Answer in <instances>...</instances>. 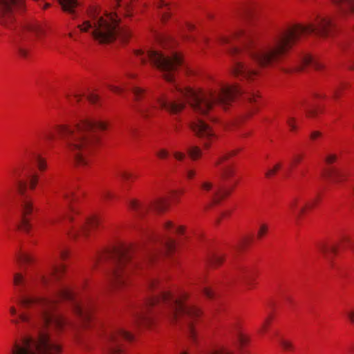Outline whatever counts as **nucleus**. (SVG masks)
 <instances>
[{
    "instance_id": "obj_1",
    "label": "nucleus",
    "mask_w": 354,
    "mask_h": 354,
    "mask_svg": "<svg viewBox=\"0 0 354 354\" xmlns=\"http://www.w3.org/2000/svg\"><path fill=\"white\" fill-rule=\"evenodd\" d=\"M64 270L63 265L53 266L48 275L38 274L35 277L14 273L13 284L19 294V303L27 312L18 315L16 308L10 306V313L17 317L12 322H24L39 330L37 338H26L15 343L11 354H59L61 346L43 328L52 324L57 332L68 328L75 333L90 319L89 308L77 300L73 289L66 285L53 288L49 297L34 295L37 283L48 286L58 280Z\"/></svg>"
},
{
    "instance_id": "obj_2",
    "label": "nucleus",
    "mask_w": 354,
    "mask_h": 354,
    "mask_svg": "<svg viewBox=\"0 0 354 354\" xmlns=\"http://www.w3.org/2000/svg\"><path fill=\"white\" fill-rule=\"evenodd\" d=\"M334 29L330 17L318 15L306 25L297 24L280 31L270 41H261L253 30H239L231 36L222 37L220 43L226 46L232 57L234 75L241 80L253 81L259 75L261 68L279 66L303 37L313 33L325 39L333 35Z\"/></svg>"
},
{
    "instance_id": "obj_3",
    "label": "nucleus",
    "mask_w": 354,
    "mask_h": 354,
    "mask_svg": "<svg viewBox=\"0 0 354 354\" xmlns=\"http://www.w3.org/2000/svg\"><path fill=\"white\" fill-rule=\"evenodd\" d=\"M187 297L185 292L178 295L169 291L161 290L156 296L149 298L144 304L133 307L131 310L132 324L138 329L151 328L154 323L151 309L164 306L167 310L164 313L171 322H184L187 333L191 338H194V322L200 317L201 311L196 306L185 304Z\"/></svg>"
},
{
    "instance_id": "obj_4",
    "label": "nucleus",
    "mask_w": 354,
    "mask_h": 354,
    "mask_svg": "<svg viewBox=\"0 0 354 354\" xmlns=\"http://www.w3.org/2000/svg\"><path fill=\"white\" fill-rule=\"evenodd\" d=\"M106 128L107 124L101 120L84 119L74 126L59 125L56 129L75 164L86 166L94 149L103 144Z\"/></svg>"
},
{
    "instance_id": "obj_5",
    "label": "nucleus",
    "mask_w": 354,
    "mask_h": 354,
    "mask_svg": "<svg viewBox=\"0 0 354 354\" xmlns=\"http://www.w3.org/2000/svg\"><path fill=\"white\" fill-rule=\"evenodd\" d=\"M174 241L153 232L146 233L142 242L129 247L115 248L112 245V278L120 277V270L124 265L130 268H142L151 263L159 254L171 252Z\"/></svg>"
},
{
    "instance_id": "obj_6",
    "label": "nucleus",
    "mask_w": 354,
    "mask_h": 354,
    "mask_svg": "<svg viewBox=\"0 0 354 354\" xmlns=\"http://www.w3.org/2000/svg\"><path fill=\"white\" fill-rule=\"evenodd\" d=\"M174 86L180 97L185 98L193 110L201 115H206L216 104L226 109L241 93V88L236 85H222L205 91L183 88L176 84Z\"/></svg>"
},
{
    "instance_id": "obj_7",
    "label": "nucleus",
    "mask_w": 354,
    "mask_h": 354,
    "mask_svg": "<svg viewBox=\"0 0 354 354\" xmlns=\"http://www.w3.org/2000/svg\"><path fill=\"white\" fill-rule=\"evenodd\" d=\"M91 20H86L78 25L80 31L89 32L100 44L111 42V17L106 11H102L96 5L91 6L88 10Z\"/></svg>"
},
{
    "instance_id": "obj_8",
    "label": "nucleus",
    "mask_w": 354,
    "mask_h": 354,
    "mask_svg": "<svg viewBox=\"0 0 354 354\" xmlns=\"http://www.w3.org/2000/svg\"><path fill=\"white\" fill-rule=\"evenodd\" d=\"M136 55L140 57L143 64L146 63L148 59L162 73L164 78L170 82L174 81V73L183 62L180 55L176 52L172 53L170 55H165L159 51L150 49L145 55L142 50H138Z\"/></svg>"
},
{
    "instance_id": "obj_9",
    "label": "nucleus",
    "mask_w": 354,
    "mask_h": 354,
    "mask_svg": "<svg viewBox=\"0 0 354 354\" xmlns=\"http://www.w3.org/2000/svg\"><path fill=\"white\" fill-rule=\"evenodd\" d=\"M24 165L22 164L12 171L14 178V186L20 196L19 211L21 216V223L18 226L19 229L28 233L31 229L30 216L34 212L33 203L32 199L26 194V183L19 179L18 176Z\"/></svg>"
},
{
    "instance_id": "obj_10",
    "label": "nucleus",
    "mask_w": 354,
    "mask_h": 354,
    "mask_svg": "<svg viewBox=\"0 0 354 354\" xmlns=\"http://www.w3.org/2000/svg\"><path fill=\"white\" fill-rule=\"evenodd\" d=\"M43 31L42 27L35 22H27L17 30L14 44L21 57H26L28 51L24 41L30 40L34 35L39 36Z\"/></svg>"
},
{
    "instance_id": "obj_11",
    "label": "nucleus",
    "mask_w": 354,
    "mask_h": 354,
    "mask_svg": "<svg viewBox=\"0 0 354 354\" xmlns=\"http://www.w3.org/2000/svg\"><path fill=\"white\" fill-rule=\"evenodd\" d=\"M24 7V0H0V24L7 28H12L15 13Z\"/></svg>"
},
{
    "instance_id": "obj_12",
    "label": "nucleus",
    "mask_w": 354,
    "mask_h": 354,
    "mask_svg": "<svg viewBox=\"0 0 354 354\" xmlns=\"http://www.w3.org/2000/svg\"><path fill=\"white\" fill-rule=\"evenodd\" d=\"M97 222L95 218H85L77 223L73 225L68 230V234L75 242L84 243L89 237L90 229L97 226Z\"/></svg>"
},
{
    "instance_id": "obj_13",
    "label": "nucleus",
    "mask_w": 354,
    "mask_h": 354,
    "mask_svg": "<svg viewBox=\"0 0 354 354\" xmlns=\"http://www.w3.org/2000/svg\"><path fill=\"white\" fill-rule=\"evenodd\" d=\"M131 91L134 95L135 100L137 102L134 106L135 110L144 119H149L155 115L157 106L153 102H140V100L144 97L145 91L142 88L133 86L131 88Z\"/></svg>"
},
{
    "instance_id": "obj_14",
    "label": "nucleus",
    "mask_w": 354,
    "mask_h": 354,
    "mask_svg": "<svg viewBox=\"0 0 354 354\" xmlns=\"http://www.w3.org/2000/svg\"><path fill=\"white\" fill-rule=\"evenodd\" d=\"M201 187L205 194H209V197L214 204L219 203L229 196L233 189V187L228 189L221 186L214 187L213 183L208 180L202 182Z\"/></svg>"
},
{
    "instance_id": "obj_15",
    "label": "nucleus",
    "mask_w": 354,
    "mask_h": 354,
    "mask_svg": "<svg viewBox=\"0 0 354 354\" xmlns=\"http://www.w3.org/2000/svg\"><path fill=\"white\" fill-rule=\"evenodd\" d=\"M168 202L166 199L159 198L149 205H142L136 200H131L129 202V207L135 212L138 216H142L149 209H153L158 212H162L167 209Z\"/></svg>"
},
{
    "instance_id": "obj_16",
    "label": "nucleus",
    "mask_w": 354,
    "mask_h": 354,
    "mask_svg": "<svg viewBox=\"0 0 354 354\" xmlns=\"http://www.w3.org/2000/svg\"><path fill=\"white\" fill-rule=\"evenodd\" d=\"M118 5L119 9L126 10L128 6L127 2L120 3V0H115ZM113 8V3L112 2V9ZM118 13L112 10V41L113 39H121L122 41H127L130 37V32L129 30L120 26L118 23Z\"/></svg>"
},
{
    "instance_id": "obj_17",
    "label": "nucleus",
    "mask_w": 354,
    "mask_h": 354,
    "mask_svg": "<svg viewBox=\"0 0 354 354\" xmlns=\"http://www.w3.org/2000/svg\"><path fill=\"white\" fill-rule=\"evenodd\" d=\"M318 197L309 200H301L299 198H292L288 203L290 212L298 219L307 210L313 208L318 202Z\"/></svg>"
},
{
    "instance_id": "obj_18",
    "label": "nucleus",
    "mask_w": 354,
    "mask_h": 354,
    "mask_svg": "<svg viewBox=\"0 0 354 354\" xmlns=\"http://www.w3.org/2000/svg\"><path fill=\"white\" fill-rule=\"evenodd\" d=\"M190 127L196 135L203 139L205 147H209V143L216 138L209 125L204 121L197 119L191 124Z\"/></svg>"
},
{
    "instance_id": "obj_19",
    "label": "nucleus",
    "mask_w": 354,
    "mask_h": 354,
    "mask_svg": "<svg viewBox=\"0 0 354 354\" xmlns=\"http://www.w3.org/2000/svg\"><path fill=\"white\" fill-rule=\"evenodd\" d=\"M160 109H164L171 113H178L185 107V103L181 101H170L165 95L153 97Z\"/></svg>"
},
{
    "instance_id": "obj_20",
    "label": "nucleus",
    "mask_w": 354,
    "mask_h": 354,
    "mask_svg": "<svg viewBox=\"0 0 354 354\" xmlns=\"http://www.w3.org/2000/svg\"><path fill=\"white\" fill-rule=\"evenodd\" d=\"M255 271L250 267H240L236 273V279L243 283L247 288L251 289L254 287L255 282Z\"/></svg>"
},
{
    "instance_id": "obj_21",
    "label": "nucleus",
    "mask_w": 354,
    "mask_h": 354,
    "mask_svg": "<svg viewBox=\"0 0 354 354\" xmlns=\"http://www.w3.org/2000/svg\"><path fill=\"white\" fill-rule=\"evenodd\" d=\"M323 175L334 183H339L345 180L348 172L343 169L329 166L324 169Z\"/></svg>"
},
{
    "instance_id": "obj_22",
    "label": "nucleus",
    "mask_w": 354,
    "mask_h": 354,
    "mask_svg": "<svg viewBox=\"0 0 354 354\" xmlns=\"http://www.w3.org/2000/svg\"><path fill=\"white\" fill-rule=\"evenodd\" d=\"M339 15L346 19L354 17V0H330Z\"/></svg>"
},
{
    "instance_id": "obj_23",
    "label": "nucleus",
    "mask_w": 354,
    "mask_h": 354,
    "mask_svg": "<svg viewBox=\"0 0 354 354\" xmlns=\"http://www.w3.org/2000/svg\"><path fill=\"white\" fill-rule=\"evenodd\" d=\"M120 339L132 341L133 339V335L122 329L118 328L115 330L112 329V354H119L122 351L119 346Z\"/></svg>"
},
{
    "instance_id": "obj_24",
    "label": "nucleus",
    "mask_w": 354,
    "mask_h": 354,
    "mask_svg": "<svg viewBox=\"0 0 354 354\" xmlns=\"http://www.w3.org/2000/svg\"><path fill=\"white\" fill-rule=\"evenodd\" d=\"M306 66H310L316 70H320L323 64L316 58L308 54L302 55L298 61V63L294 68V71H301Z\"/></svg>"
},
{
    "instance_id": "obj_25",
    "label": "nucleus",
    "mask_w": 354,
    "mask_h": 354,
    "mask_svg": "<svg viewBox=\"0 0 354 354\" xmlns=\"http://www.w3.org/2000/svg\"><path fill=\"white\" fill-rule=\"evenodd\" d=\"M319 250L323 254L324 257L329 262H331V256L337 254L338 247L335 245H327L322 243L319 245Z\"/></svg>"
},
{
    "instance_id": "obj_26",
    "label": "nucleus",
    "mask_w": 354,
    "mask_h": 354,
    "mask_svg": "<svg viewBox=\"0 0 354 354\" xmlns=\"http://www.w3.org/2000/svg\"><path fill=\"white\" fill-rule=\"evenodd\" d=\"M62 9L65 12L68 14L74 15L75 10L78 6V2L77 0H57Z\"/></svg>"
},
{
    "instance_id": "obj_27",
    "label": "nucleus",
    "mask_w": 354,
    "mask_h": 354,
    "mask_svg": "<svg viewBox=\"0 0 354 354\" xmlns=\"http://www.w3.org/2000/svg\"><path fill=\"white\" fill-rule=\"evenodd\" d=\"M158 7L162 20L166 21L170 16V13L169 12L171 10L169 3L167 0H159Z\"/></svg>"
},
{
    "instance_id": "obj_28",
    "label": "nucleus",
    "mask_w": 354,
    "mask_h": 354,
    "mask_svg": "<svg viewBox=\"0 0 354 354\" xmlns=\"http://www.w3.org/2000/svg\"><path fill=\"white\" fill-rule=\"evenodd\" d=\"M118 178L124 187H129L130 182L136 178V176L127 171H120L118 174Z\"/></svg>"
},
{
    "instance_id": "obj_29",
    "label": "nucleus",
    "mask_w": 354,
    "mask_h": 354,
    "mask_svg": "<svg viewBox=\"0 0 354 354\" xmlns=\"http://www.w3.org/2000/svg\"><path fill=\"white\" fill-rule=\"evenodd\" d=\"M235 174V169L231 165H225L221 169V176L223 180L227 181Z\"/></svg>"
},
{
    "instance_id": "obj_30",
    "label": "nucleus",
    "mask_w": 354,
    "mask_h": 354,
    "mask_svg": "<svg viewBox=\"0 0 354 354\" xmlns=\"http://www.w3.org/2000/svg\"><path fill=\"white\" fill-rule=\"evenodd\" d=\"M32 160L35 162L37 165L38 169L40 171H44L46 168V163L45 160L38 153H32Z\"/></svg>"
},
{
    "instance_id": "obj_31",
    "label": "nucleus",
    "mask_w": 354,
    "mask_h": 354,
    "mask_svg": "<svg viewBox=\"0 0 354 354\" xmlns=\"http://www.w3.org/2000/svg\"><path fill=\"white\" fill-rule=\"evenodd\" d=\"M278 342H279V345L281 346V348L285 351H294V348H295L294 345L290 341H289L286 339H284L283 337H280V338H279Z\"/></svg>"
},
{
    "instance_id": "obj_32",
    "label": "nucleus",
    "mask_w": 354,
    "mask_h": 354,
    "mask_svg": "<svg viewBox=\"0 0 354 354\" xmlns=\"http://www.w3.org/2000/svg\"><path fill=\"white\" fill-rule=\"evenodd\" d=\"M187 153L193 160H197L202 154L201 149L196 146L189 147Z\"/></svg>"
},
{
    "instance_id": "obj_33",
    "label": "nucleus",
    "mask_w": 354,
    "mask_h": 354,
    "mask_svg": "<svg viewBox=\"0 0 354 354\" xmlns=\"http://www.w3.org/2000/svg\"><path fill=\"white\" fill-rule=\"evenodd\" d=\"M17 259L19 263H24V264H30L32 262H33V261H34L33 257L31 255H30L29 254H26V253L19 254L17 256Z\"/></svg>"
},
{
    "instance_id": "obj_34",
    "label": "nucleus",
    "mask_w": 354,
    "mask_h": 354,
    "mask_svg": "<svg viewBox=\"0 0 354 354\" xmlns=\"http://www.w3.org/2000/svg\"><path fill=\"white\" fill-rule=\"evenodd\" d=\"M224 260V256L221 254H215L209 259V263L212 266H220Z\"/></svg>"
},
{
    "instance_id": "obj_35",
    "label": "nucleus",
    "mask_w": 354,
    "mask_h": 354,
    "mask_svg": "<svg viewBox=\"0 0 354 354\" xmlns=\"http://www.w3.org/2000/svg\"><path fill=\"white\" fill-rule=\"evenodd\" d=\"M236 335L239 344L242 347L246 346L250 342V337L239 330H237Z\"/></svg>"
},
{
    "instance_id": "obj_36",
    "label": "nucleus",
    "mask_w": 354,
    "mask_h": 354,
    "mask_svg": "<svg viewBox=\"0 0 354 354\" xmlns=\"http://www.w3.org/2000/svg\"><path fill=\"white\" fill-rule=\"evenodd\" d=\"M68 208H69L70 212L66 214L65 215V217L66 218V219H68L69 221V222L73 223L74 222V216L73 215L78 214L79 210L75 206H73L72 205H69Z\"/></svg>"
},
{
    "instance_id": "obj_37",
    "label": "nucleus",
    "mask_w": 354,
    "mask_h": 354,
    "mask_svg": "<svg viewBox=\"0 0 354 354\" xmlns=\"http://www.w3.org/2000/svg\"><path fill=\"white\" fill-rule=\"evenodd\" d=\"M337 159V155L335 153H327L324 157V162L326 165H330Z\"/></svg>"
},
{
    "instance_id": "obj_38",
    "label": "nucleus",
    "mask_w": 354,
    "mask_h": 354,
    "mask_svg": "<svg viewBox=\"0 0 354 354\" xmlns=\"http://www.w3.org/2000/svg\"><path fill=\"white\" fill-rule=\"evenodd\" d=\"M305 109L306 114L308 117H315L318 112V109L315 107H313V105H306Z\"/></svg>"
},
{
    "instance_id": "obj_39",
    "label": "nucleus",
    "mask_w": 354,
    "mask_h": 354,
    "mask_svg": "<svg viewBox=\"0 0 354 354\" xmlns=\"http://www.w3.org/2000/svg\"><path fill=\"white\" fill-rule=\"evenodd\" d=\"M281 165L280 163L276 164L273 168L270 169L266 172V176L267 178H270L271 176H274L277 171L281 168Z\"/></svg>"
},
{
    "instance_id": "obj_40",
    "label": "nucleus",
    "mask_w": 354,
    "mask_h": 354,
    "mask_svg": "<svg viewBox=\"0 0 354 354\" xmlns=\"http://www.w3.org/2000/svg\"><path fill=\"white\" fill-rule=\"evenodd\" d=\"M196 174V172L194 169L189 168L185 169L183 171V175L188 180L192 179L195 176Z\"/></svg>"
},
{
    "instance_id": "obj_41",
    "label": "nucleus",
    "mask_w": 354,
    "mask_h": 354,
    "mask_svg": "<svg viewBox=\"0 0 354 354\" xmlns=\"http://www.w3.org/2000/svg\"><path fill=\"white\" fill-rule=\"evenodd\" d=\"M268 230V226L266 224L262 223L260 225L259 230L257 232V237L262 238Z\"/></svg>"
},
{
    "instance_id": "obj_42",
    "label": "nucleus",
    "mask_w": 354,
    "mask_h": 354,
    "mask_svg": "<svg viewBox=\"0 0 354 354\" xmlns=\"http://www.w3.org/2000/svg\"><path fill=\"white\" fill-rule=\"evenodd\" d=\"M38 176L36 174L31 175L29 179V186L31 189H35L38 183Z\"/></svg>"
},
{
    "instance_id": "obj_43",
    "label": "nucleus",
    "mask_w": 354,
    "mask_h": 354,
    "mask_svg": "<svg viewBox=\"0 0 354 354\" xmlns=\"http://www.w3.org/2000/svg\"><path fill=\"white\" fill-rule=\"evenodd\" d=\"M346 86V83H341L339 85L337 86L334 89H333V97L334 98H337L339 97V93H340V91L343 88H344Z\"/></svg>"
},
{
    "instance_id": "obj_44",
    "label": "nucleus",
    "mask_w": 354,
    "mask_h": 354,
    "mask_svg": "<svg viewBox=\"0 0 354 354\" xmlns=\"http://www.w3.org/2000/svg\"><path fill=\"white\" fill-rule=\"evenodd\" d=\"M43 137L46 141H51L55 138V133L51 130H46L44 132Z\"/></svg>"
},
{
    "instance_id": "obj_45",
    "label": "nucleus",
    "mask_w": 354,
    "mask_h": 354,
    "mask_svg": "<svg viewBox=\"0 0 354 354\" xmlns=\"http://www.w3.org/2000/svg\"><path fill=\"white\" fill-rule=\"evenodd\" d=\"M73 195H74V193L72 190H66L62 193L63 197L68 202H71L73 199V197H74Z\"/></svg>"
},
{
    "instance_id": "obj_46",
    "label": "nucleus",
    "mask_w": 354,
    "mask_h": 354,
    "mask_svg": "<svg viewBox=\"0 0 354 354\" xmlns=\"http://www.w3.org/2000/svg\"><path fill=\"white\" fill-rule=\"evenodd\" d=\"M342 241L345 246L350 248L351 250L354 253V241H351L348 238H345Z\"/></svg>"
},
{
    "instance_id": "obj_47",
    "label": "nucleus",
    "mask_w": 354,
    "mask_h": 354,
    "mask_svg": "<svg viewBox=\"0 0 354 354\" xmlns=\"http://www.w3.org/2000/svg\"><path fill=\"white\" fill-rule=\"evenodd\" d=\"M247 99L250 103H255L257 102V99L259 96L254 93H250L247 94Z\"/></svg>"
},
{
    "instance_id": "obj_48",
    "label": "nucleus",
    "mask_w": 354,
    "mask_h": 354,
    "mask_svg": "<svg viewBox=\"0 0 354 354\" xmlns=\"http://www.w3.org/2000/svg\"><path fill=\"white\" fill-rule=\"evenodd\" d=\"M295 119L293 117L288 116L287 118V124L289 126L291 131H294L296 129V126L295 125Z\"/></svg>"
},
{
    "instance_id": "obj_49",
    "label": "nucleus",
    "mask_w": 354,
    "mask_h": 354,
    "mask_svg": "<svg viewBox=\"0 0 354 354\" xmlns=\"http://www.w3.org/2000/svg\"><path fill=\"white\" fill-rule=\"evenodd\" d=\"M345 315L351 324H354V310H347L345 312Z\"/></svg>"
},
{
    "instance_id": "obj_50",
    "label": "nucleus",
    "mask_w": 354,
    "mask_h": 354,
    "mask_svg": "<svg viewBox=\"0 0 354 354\" xmlns=\"http://www.w3.org/2000/svg\"><path fill=\"white\" fill-rule=\"evenodd\" d=\"M156 155L158 158L163 159L168 156L169 153L166 149H161L156 153Z\"/></svg>"
},
{
    "instance_id": "obj_51",
    "label": "nucleus",
    "mask_w": 354,
    "mask_h": 354,
    "mask_svg": "<svg viewBox=\"0 0 354 354\" xmlns=\"http://www.w3.org/2000/svg\"><path fill=\"white\" fill-rule=\"evenodd\" d=\"M203 292L204 293V295L208 297V298H212L213 296H214V293H213V291L212 290V289L209 287H203Z\"/></svg>"
},
{
    "instance_id": "obj_52",
    "label": "nucleus",
    "mask_w": 354,
    "mask_h": 354,
    "mask_svg": "<svg viewBox=\"0 0 354 354\" xmlns=\"http://www.w3.org/2000/svg\"><path fill=\"white\" fill-rule=\"evenodd\" d=\"M234 154V152H231L227 154H225L223 156H221L218 161H216V165H219L221 163L222 161H224L227 160L230 156H233Z\"/></svg>"
},
{
    "instance_id": "obj_53",
    "label": "nucleus",
    "mask_w": 354,
    "mask_h": 354,
    "mask_svg": "<svg viewBox=\"0 0 354 354\" xmlns=\"http://www.w3.org/2000/svg\"><path fill=\"white\" fill-rule=\"evenodd\" d=\"M87 98H88V101L93 104H95L98 100L97 95L95 94H93V93L89 94L88 95Z\"/></svg>"
},
{
    "instance_id": "obj_54",
    "label": "nucleus",
    "mask_w": 354,
    "mask_h": 354,
    "mask_svg": "<svg viewBox=\"0 0 354 354\" xmlns=\"http://www.w3.org/2000/svg\"><path fill=\"white\" fill-rule=\"evenodd\" d=\"M149 286L150 288L151 289H155V288H158V286H159V282L158 280L156 279H151L150 281H149Z\"/></svg>"
},
{
    "instance_id": "obj_55",
    "label": "nucleus",
    "mask_w": 354,
    "mask_h": 354,
    "mask_svg": "<svg viewBox=\"0 0 354 354\" xmlns=\"http://www.w3.org/2000/svg\"><path fill=\"white\" fill-rule=\"evenodd\" d=\"M174 156L178 160H183L185 158V155L182 152L176 151L174 153Z\"/></svg>"
},
{
    "instance_id": "obj_56",
    "label": "nucleus",
    "mask_w": 354,
    "mask_h": 354,
    "mask_svg": "<svg viewBox=\"0 0 354 354\" xmlns=\"http://www.w3.org/2000/svg\"><path fill=\"white\" fill-rule=\"evenodd\" d=\"M350 69H354V48L353 49L352 54L350 57V64L348 65Z\"/></svg>"
},
{
    "instance_id": "obj_57",
    "label": "nucleus",
    "mask_w": 354,
    "mask_h": 354,
    "mask_svg": "<svg viewBox=\"0 0 354 354\" xmlns=\"http://www.w3.org/2000/svg\"><path fill=\"white\" fill-rule=\"evenodd\" d=\"M302 159V156L301 155H297L293 157L292 162L291 163V166L293 165L298 164Z\"/></svg>"
},
{
    "instance_id": "obj_58",
    "label": "nucleus",
    "mask_w": 354,
    "mask_h": 354,
    "mask_svg": "<svg viewBox=\"0 0 354 354\" xmlns=\"http://www.w3.org/2000/svg\"><path fill=\"white\" fill-rule=\"evenodd\" d=\"M320 136H321V133L320 132H319V131H313V132H312V133L310 135V138H311L312 140H315L316 138H317Z\"/></svg>"
},
{
    "instance_id": "obj_59",
    "label": "nucleus",
    "mask_w": 354,
    "mask_h": 354,
    "mask_svg": "<svg viewBox=\"0 0 354 354\" xmlns=\"http://www.w3.org/2000/svg\"><path fill=\"white\" fill-rule=\"evenodd\" d=\"M269 324V320L268 319H266L264 323H263L261 328L259 329V332L261 333V332H263L264 330H266V327H267V325Z\"/></svg>"
},
{
    "instance_id": "obj_60",
    "label": "nucleus",
    "mask_w": 354,
    "mask_h": 354,
    "mask_svg": "<svg viewBox=\"0 0 354 354\" xmlns=\"http://www.w3.org/2000/svg\"><path fill=\"white\" fill-rule=\"evenodd\" d=\"M165 227L166 229H170V228H172L173 227V225L171 223V222L170 221H167L165 224Z\"/></svg>"
},
{
    "instance_id": "obj_61",
    "label": "nucleus",
    "mask_w": 354,
    "mask_h": 354,
    "mask_svg": "<svg viewBox=\"0 0 354 354\" xmlns=\"http://www.w3.org/2000/svg\"><path fill=\"white\" fill-rule=\"evenodd\" d=\"M176 231L178 234H182L184 231V228L183 226H179V227H176Z\"/></svg>"
},
{
    "instance_id": "obj_62",
    "label": "nucleus",
    "mask_w": 354,
    "mask_h": 354,
    "mask_svg": "<svg viewBox=\"0 0 354 354\" xmlns=\"http://www.w3.org/2000/svg\"><path fill=\"white\" fill-rule=\"evenodd\" d=\"M62 218V216H59V217H57V218H52L49 221L50 223H55L56 222H58L60 219Z\"/></svg>"
},
{
    "instance_id": "obj_63",
    "label": "nucleus",
    "mask_w": 354,
    "mask_h": 354,
    "mask_svg": "<svg viewBox=\"0 0 354 354\" xmlns=\"http://www.w3.org/2000/svg\"><path fill=\"white\" fill-rule=\"evenodd\" d=\"M73 95L77 102L80 100L82 95L78 93H73Z\"/></svg>"
},
{
    "instance_id": "obj_64",
    "label": "nucleus",
    "mask_w": 354,
    "mask_h": 354,
    "mask_svg": "<svg viewBox=\"0 0 354 354\" xmlns=\"http://www.w3.org/2000/svg\"><path fill=\"white\" fill-rule=\"evenodd\" d=\"M60 256L62 259H65L67 257V252L65 251H62L60 253Z\"/></svg>"
}]
</instances>
